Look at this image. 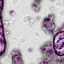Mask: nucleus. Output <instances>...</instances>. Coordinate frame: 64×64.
Returning <instances> with one entry per match:
<instances>
[{
  "instance_id": "nucleus-35",
  "label": "nucleus",
  "mask_w": 64,
  "mask_h": 64,
  "mask_svg": "<svg viewBox=\"0 0 64 64\" xmlns=\"http://www.w3.org/2000/svg\"><path fill=\"white\" fill-rule=\"evenodd\" d=\"M16 52L17 53H18V52H14L15 53H16Z\"/></svg>"
},
{
  "instance_id": "nucleus-2",
  "label": "nucleus",
  "mask_w": 64,
  "mask_h": 64,
  "mask_svg": "<svg viewBox=\"0 0 64 64\" xmlns=\"http://www.w3.org/2000/svg\"><path fill=\"white\" fill-rule=\"evenodd\" d=\"M4 40L2 41L3 43H4V50L3 52H5V49L6 48V45L7 44V42H6V38L4 39Z\"/></svg>"
},
{
  "instance_id": "nucleus-23",
  "label": "nucleus",
  "mask_w": 64,
  "mask_h": 64,
  "mask_svg": "<svg viewBox=\"0 0 64 64\" xmlns=\"http://www.w3.org/2000/svg\"><path fill=\"white\" fill-rule=\"evenodd\" d=\"M51 31L52 32H54V30H51Z\"/></svg>"
},
{
  "instance_id": "nucleus-22",
  "label": "nucleus",
  "mask_w": 64,
  "mask_h": 64,
  "mask_svg": "<svg viewBox=\"0 0 64 64\" xmlns=\"http://www.w3.org/2000/svg\"><path fill=\"white\" fill-rule=\"evenodd\" d=\"M44 27H46V24H44Z\"/></svg>"
},
{
  "instance_id": "nucleus-37",
  "label": "nucleus",
  "mask_w": 64,
  "mask_h": 64,
  "mask_svg": "<svg viewBox=\"0 0 64 64\" xmlns=\"http://www.w3.org/2000/svg\"><path fill=\"white\" fill-rule=\"evenodd\" d=\"M62 59H63V61H63V62H64V59L62 58Z\"/></svg>"
},
{
  "instance_id": "nucleus-18",
  "label": "nucleus",
  "mask_w": 64,
  "mask_h": 64,
  "mask_svg": "<svg viewBox=\"0 0 64 64\" xmlns=\"http://www.w3.org/2000/svg\"><path fill=\"white\" fill-rule=\"evenodd\" d=\"M14 56H12V61H13V58H14Z\"/></svg>"
},
{
  "instance_id": "nucleus-32",
  "label": "nucleus",
  "mask_w": 64,
  "mask_h": 64,
  "mask_svg": "<svg viewBox=\"0 0 64 64\" xmlns=\"http://www.w3.org/2000/svg\"><path fill=\"white\" fill-rule=\"evenodd\" d=\"M64 39V38H62V40H63V39Z\"/></svg>"
},
{
  "instance_id": "nucleus-45",
  "label": "nucleus",
  "mask_w": 64,
  "mask_h": 64,
  "mask_svg": "<svg viewBox=\"0 0 64 64\" xmlns=\"http://www.w3.org/2000/svg\"><path fill=\"white\" fill-rule=\"evenodd\" d=\"M1 6V4H0V6Z\"/></svg>"
},
{
  "instance_id": "nucleus-25",
  "label": "nucleus",
  "mask_w": 64,
  "mask_h": 64,
  "mask_svg": "<svg viewBox=\"0 0 64 64\" xmlns=\"http://www.w3.org/2000/svg\"><path fill=\"white\" fill-rule=\"evenodd\" d=\"M48 61H47L46 62V64H48Z\"/></svg>"
},
{
  "instance_id": "nucleus-47",
  "label": "nucleus",
  "mask_w": 64,
  "mask_h": 64,
  "mask_svg": "<svg viewBox=\"0 0 64 64\" xmlns=\"http://www.w3.org/2000/svg\"><path fill=\"white\" fill-rule=\"evenodd\" d=\"M63 32H64V31H63Z\"/></svg>"
},
{
  "instance_id": "nucleus-30",
  "label": "nucleus",
  "mask_w": 64,
  "mask_h": 64,
  "mask_svg": "<svg viewBox=\"0 0 64 64\" xmlns=\"http://www.w3.org/2000/svg\"><path fill=\"white\" fill-rule=\"evenodd\" d=\"M61 49H62V48H59V50H60Z\"/></svg>"
},
{
  "instance_id": "nucleus-38",
  "label": "nucleus",
  "mask_w": 64,
  "mask_h": 64,
  "mask_svg": "<svg viewBox=\"0 0 64 64\" xmlns=\"http://www.w3.org/2000/svg\"><path fill=\"white\" fill-rule=\"evenodd\" d=\"M58 46H57L56 47V48H58Z\"/></svg>"
},
{
  "instance_id": "nucleus-11",
  "label": "nucleus",
  "mask_w": 64,
  "mask_h": 64,
  "mask_svg": "<svg viewBox=\"0 0 64 64\" xmlns=\"http://www.w3.org/2000/svg\"><path fill=\"white\" fill-rule=\"evenodd\" d=\"M0 42L1 44H2V38H0Z\"/></svg>"
},
{
  "instance_id": "nucleus-7",
  "label": "nucleus",
  "mask_w": 64,
  "mask_h": 64,
  "mask_svg": "<svg viewBox=\"0 0 64 64\" xmlns=\"http://www.w3.org/2000/svg\"><path fill=\"white\" fill-rule=\"evenodd\" d=\"M32 6L36 7V8H37L38 7L36 5V4H32Z\"/></svg>"
},
{
  "instance_id": "nucleus-5",
  "label": "nucleus",
  "mask_w": 64,
  "mask_h": 64,
  "mask_svg": "<svg viewBox=\"0 0 64 64\" xmlns=\"http://www.w3.org/2000/svg\"><path fill=\"white\" fill-rule=\"evenodd\" d=\"M57 51H55V54L56 55H58V54H60L61 53L60 52V51H59L58 52H57Z\"/></svg>"
},
{
  "instance_id": "nucleus-20",
  "label": "nucleus",
  "mask_w": 64,
  "mask_h": 64,
  "mask_svg": "<svg viewBox=\"0 0 64 64\" xmlns=\"http://www.w3.org/2000/svg\"><path fill=\"white\" fill-rule=\"evenodd\" d=\"M62 38H61V37H60V38L59 40H62Z\"/></svg>"
},
{
  "instance_id": "nucleus-46",
  "label": "nucleus",
  "mask_w": 64,
  "mask_h": 64,
  "mask_svg": "<svg viewBox=\"0 0 64 64\" xmlns=\"http://www.w3.org/2000/svg\"><path fill=\"white\" fill-rule=\"evenodd\" d=\"M54 47H56V46H55Z\"/></svg>"
},
{
  "instance_id": "nucleus-17",
  "label": "nucleus",
  "mask_w": 64,
  "mask_h": 64,
  "mask_svg": "<svg viewBox=\"0 0 64 64\" xmlns=\"http://www.w3.org/2000/svg\"><path fill=\"white\" fill-rule=\"evenodd\" d=\"M14 63H17V62H16V60H14Z\"/></svg>"
},
{
  "instance_id": "nucleus-24",
  "label": "nucleus",
  "mask_w": 64,
  "mask_h": 64,
  "mask_svg": "<svg viewBox=\"0 0 64 64\" xmlns=\"http://www.w3.org/2000/svg\"><path fill=\"white\" fill-rule=\"evenodd\" d=\"M64 46H61V47L62 48L63 47H64Z\"/></svg>"
},
{
  "instance_id": "nucleus-3",
  "label": "nucleus",
  "mask_w": 64,
  "mask_h": 64,
  "mask_svg": "<svg viewBox=\"0 0 64 64\" xmlns=\"http://www.w3.org/2000/svg\"><path fill=\"white\" fill-rule=\"evenodd\" d=\"M0 1H2V7H3V6H4V0H0Z\"/></svg>"
},
{
  "instance_id": "nucleus-28",
  "label": "nucleus",
  "mask_w": 64,
  "mask_h": 64,
  "mask_svg": "<svg viewBox=\"0 0 64 64\" xmlns=\"http://www.w3.org/2000/svg\"><path fill=\"white\" fill-rule=\"evenodd\" d=\"M51 16H52V15H51V16H48V17H50Z\"/></svg>"
},
{
  "instance_id": "nucleus-50",
  "label": "nucleus",
  "mask_w": 64,
  "mask_h": 64,
  "mask_svg": "<svg viewBox=\"0 0 64 64\" xmlns=\"http://www.w3.org/2000/svg\"><path fill=\"white\" fill-rule=\"evenodd\" d=\"M42 50H43V49H42Z\"/></svg>"
},
{
  "instance_id": "nucleus-36",
  "label": "nucleus",
  "mask_w": 64,
  "mask_h": 64,
  "mask_svg": "<svg viewBox=\"0 0 64 64\" xmlns=\"http://www.w3.org/2000/svg\"><path fill=\"white\" fill-rule=\"evenodd\" d=\"M20 56H22V55L20 53Z\"/></svg>"
},
{
  "instance_id": "nucleus-13",
  "label": "nucleus",
  "mask_w": 64,
  "mask_h": 64,
  "mask_svg": "<svg viewBox=\"0 0 64 64\" xmlns=\"http://www.w3.org/2000/svg\"><path fill=\"white\" fill-rule=\"evenodd\" d=\"M0 19V22H1V23H3V22H2V19Z\"/></svg>"
},
{
  "instance_id": "nucleus-42",
  "label": "nucleus",
  "mask_w": 64,
  "mask_h": 64,
  "mask_svg": "<svg viewBox=\"0 0 64 64\" xmlns=\"http://www.w3.org/2000/svg\"><path fill=\"white\" fill-rule=\"evenodd\" d=\"M54 24H55V23H54Z\"/></svg>"
},
{
  "instance_id": "nucleus-10",
  "label": "nucleus",
  "mask_w": 64,
  "mask_h": 64,
  "mask_svg": "<svg viewBox=\"0 0 64 64\" xmlns=\"http://www.w3.org/2000/svg\"><path fill=\"white\" fill-rule=\"evenodd\" d=\"M3 54H4V52H2V51H1L0 53V57Z\"/></svg>"
},
{
  "instance_id": "nucleus-4",
  "label": "nucleus",
  "mask_w": 64,
  "mask_h": 64,
  "mask_svg": "<svg viewBox=\"0 0 64 64\" xmlns=\"http://www.w3.org/2000/svg\"><path fill=\"white\" fill-rule=\"evenodd\" d=\"M4 6H1L0 7V13H1V11H3V7H4Z\"/></svg>"
},
{
  "instance_id": "nucleus-1",
  "label": "nucleus",
  "mask_w": 64,
  "mask_h": 64,
  "mask_svg": "<svg viewBox=\"0 0 64 64\" xmlns=\"http://www.w3.org/2000/svg\"><path fill=\"white\" fill-rule=\"evenodd\" d=\"M2 25L0 26V28H2V36L3 37L4 39H6L5 37V34H4V28L3 27V23H1Z\"/></svg>"
},
{
  "instance_id": "nucleus-33",
  "label": "nucleus",
  "mask_w": 64,
  "mask_h": 64,
  "mask_svg": "<svg viewBox=\"0 0 64 64\" xmlns=\"http://www.w3.org/2000/svg\"><path fill=\"white\" fill-rule=\"evenodd\" d=\"M59 34V33H57L56 34Z\"/></svg>"
},
{
  "instance_id": "nucleus-21",
  "label": "nucleus",
  "mask_w": 64,
  "mask_h": 64,
  "mask_svg": "<svg viewBox=\"0 0 64 64\" xmlns=\"http://www.w3.org/2000/svg\"><path fill=\"white\" fill-rule=\"evenodd\" d=\"M60 41V40H58L57 41V43H58V42H59Z\"/></svg>"
},
{
  "instance_id": "nucleus-49",
  "label": "nucleus",
  "mask_w": 64,
  "mask_h": 64,
  "mask_svg": "<svg viewBox=\"0 0 64 64\" xmlns=\"http://www.w3.org/2000/svg\"><path fill=\"white\" fill-rule=\"evenodd\" d=\"M63 27H64L63 26L62 28H63Z\"/></svg>"
},
{
  "instance_id": "nucleus-15",
  "label": "nucleus",
  "mask_w": 64,
  "mask_h": 64,
  "mask_svg": "<svg viewBox=\"0 0 64 64\" xmlns=\"http://www.w3.org/2000/svg\"><path fill=\"white\" fill-rule=\"evenodd\" d=\"M64 56V54H62V55H60V56Z\"/></svg>"
},
{
  "instance_id": "nucleus-29",
  "label": "nucleus",
  "mask_w": 64,
  "mask_h": 64,
  "mask_svg": "<svg viewBox=\"0 0 64 64\" xmlns=\"http://www.w3.org/2000/svg\"><path fill=\"white\" fill-rule=\"evenodd\" d=\"M16 56H17V55H15V56H14V57H16Z\"/></svg>"
},
{
  "instance_id": "nucleus-44",
  "label": "nucleus",
  "mask_w": 64,
  "mask_h": 64,
  "mask_svg": "<svg viewBox=\"0 0 64 64\" xmlns=\"http://www.w3.org/2000/svg\"><path fill=\"white\" fill-rule=\"evenodd\" d=\"M63 35H64V34H63Z\"/></svg>"
},
{
  "instance_id": "nucleus-12",
  "label": "nucleus",
  "mask_w": 64,
  "mask_h": 64,
  "mask_svg": "<svg viewBox=\"0 0 64 64\" xmlns=\"http://www.w3.org/2000/svg\"><path fill=\"white\" fill-rule=\"evenodd\" d=\"M55 42V38H53V43H54Z\"/></svg>"
},
{
  "instance_id": "nucleus-19",
  "label": "nucleus",
  "mask_w": 64,
  "mask_h": 64,
  "mask_svg": "<svg viewBox=\"0 0 64 64\" xmlns=\"http://www.w3.org/2000/svg\"><path fill=\"white\" fill-rule=\"evenodd\" d=\"M44 64H46V62H45V61H44Z\"/></svg>"
},
{
  "instance_id": "nucleus-6",
  "label": "nucleus",
  "mask_w": 64,
  "mask_h": 64,
  "mask_svg": "<svg viewBox=\"0 0 64 64\" xmlns=\"http://www.w3.org/2000/svg\"><path fill=\"white\" fill-rule=\"evenodd\" d=\"M50 20V19L49 18H48L46 19V20H44V22L47 21H49Z\"/></svg>"
},
{
  "instance_id": "nucleus-43",
  "label": "nucleus",
  "mask_w": 64,
  "mask_h": 64,
  "mask_svg": "<svg viewBox=\"0 0 64 64\" xmlns=\"http://www.w3.org/2000/svg\"><path fill=\"white\" fill-rule=\"evenodd\" d=\"M40 64H41V63H40Z\"/></svg>"
},
{
  "instance_id": "nucleus-27",
  "label": "nucleus",
  "mask_w": 64,
  "mask_h": 64,
  "mask_svg": "<svg viewBox=\"0 0 64 64\" xmlns=\"http://www.w3.org/2000/svg\"><path fill=\"white\" fill-rule=\"evenodd\" d=\"M42 54H44V51H43L42 52Z\"/></svg>"
},
{
  "instance_id": "nucleus-16",
  "label": "nucleus",
  "mask_w": 64,
  "mask_h": 64,
  "mask_svg": "<svg viewBox=\"0 0 64 64\" xmlns=\"http://www.w3.org/2000/svg\"><path fill=\"white\" fill-rule=\"evenodd\" d=\"M62 45H64V42H63L62 43Z\"/></svg>"
},
{
  "instance_id": "nucleus-9",
  "label": "nucleus",
  "mask_w": 64,
  "mask_h": 64,
  "mask_svg": "<svg viewBox=\"0 0 64 64\" xmlns=\"http://www.w3.org/2000/svg\"><path fill=\"white\" fill-rule=\"evenodd\" d=\"M37 2H38L37 4L38 5H39V4H40V2H41V1L40 0H39V1H38V0H37Z\"/></svg>"
},
{
  "instance_id": "nucleus-26",
  "label": "nucleus",
  "mask_w": 64,
  "mask_h": 64,
  "mask_svg": "<svg viewBox=\"0 0 64 64\" xmlns=\"http://www.w3.org/2000/svg\"><path fill=\"white\" fill-rule=\"evenodd\" d=\"M60 61L61 62H62V60L61 59H60Z\"/></svg>"
},
{
  "instance_id": "nucleus-41",
  "label": "nucleus",
  "mask_w": 64,
  "mask_h": 64,
  "mask_svg": "<svg viewBox=\"0 0 64 64\" xmlns=\"http://www.w3.org/2000/svg\"><path fill=\"white\" fill-rule=\"evenodd\" d=\"M52 34H54V32H52Z\"/></svg>"
},
{
  "instance_id": "nucleus-31",
  "label": "nucleus",
  "mask_w": 64,
  "mask_h": 64,
  "mask_svg": "<svg viewBox=\"0 0 64 64\" xmlns=\"http://www.w3.org/2000/svg\"><path fill=\"white\" fill-rule=\"evenodd\" d=\"M46 49L44 48V50H43V51H45V50H46Z\"/></svg>"
},
{
  "instance_id": "nucleus-48",
  "label": "nucleus",
  "mask_w": 64,
  "mask_h": 64,
  "mask_svg": "<svg viewBox=\"0 0 64 64\" xmlns=\"http://www.w3.org/2000/svg\"><path fill=\"white\" fill-rule=\"evenodd\" d=\"M60 37H62V36H61Z\"/></svg>"
},
{
  "instance_id": "nucleus-39",
  "label": "nucleus",
  "mask_w": 64,
  "mask_h": 64,
  "mask_svg": "<svg viewBox=\"0 0 64 64\" xmlns=\"http://www.w3.org/2000/svg\"><path fill=\"white\" fill-rule=\"evenodd\" d=\"M55 36H54L53 39H55Z\"/></svg>"
},
{
  "instance_id": "nucleus-14",
  "label": "nucleus",
  "mask_w": 64,
  "mask_h": 64,
  "mask_svg": "<svg viewBox=\"0 0 64 64\" xmlns=\"http://www.w3.org/2000/svg\"><path fill=\"white\" fill-rule=\"evenodd\" d=\"M2 19V16H1V15H0V19Z\"/></svg>"
},
{
  "instance_id": "nucleus-8",
  "label": "nucleus",
  "mask_w": 64,
  "mask_h": 64,
  "mask_svg": "<svg viewBox=\"0 0 64 64\" xmlns=\"http://www.w3.org/2000/svg\"><path fill=\"white\" fill-rule=\"evenodd\" d=\"M20 59L21 57L20 56H19L18 58H17V60H18V61H20Z\"/></svg>"
},
{
  "instance_id": "nucleus-40",
  "label": "nucleus",
  "mask_w": 64,
  "mask_h": 64,
  "mask_svg": "<svg viewBox=\"0 0 64 64\" xmlns=\"http://www.w3.org/2000/svg\"><path fill=\"white\" fill-rule=\"evenodd\" d=\"M4 25H6V24H4Z\"/></svg>"
},
{
  "instance_id": "nucleus-34",
  "label": "nucleus",
  "mask_w": 64,
  "mask_h": 64,
  "mask_svg": "<svg viewBox=\"0 0 64 64\" xmlns=\"http://www.w3.org/2000/svg\"><path fill=\"white\" fill-rule=\"evenodd\" d=\"M2 34V32H0V35Z\"/></svg>"
}]
</instances>
